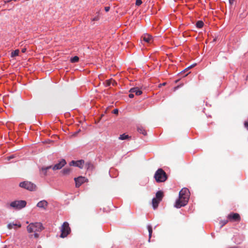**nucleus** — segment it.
I'll list each match as a JSON object with an SVG mask.
<instances>
[{"instance_id":"nucleus-18","label":"nucleus","mask_w":248,"mask_h":248,"mask_svg":"<svg viewBox=\"0 0 248 248\" xmlns=\"http://www.w3.org/2000/svg\"><path fill=\"white\" fill-rule=\"evenodd\" d=\"M106 84L108 86H110L111 84H112L113 86H114L116 85L117 83L116 82L112 79H109L106 80Z\"/></svg>"},{"instance_id":"nucleus-7","label":"nucleus","mask_w":248,"mask_h":248,"mask_svg":"<svg viewBox=\"0 0 248 248\" xmlns=\"http://www.w3.org/2000/svg\"><path fill=\"white\" fill-rule=\"evenodd\" d=\"M10 206L16 209H20L26 205V202L25 201H15L12 202Z\"/></svg>"},{"instance_id":"nucleus-27","label":"nucleus","mask_w":248,"mask_h":248,"mask_svg":"<svg viewBox=\"0 0 248 248\" xmlns=\"http://www.w3.org/2000/svg\"><path fill=\"white\" fill-rule=\"evenodd\" d=\"M142 0H137L136 1V5L137 6H140L142 3Z\"/></svg>"},{"instance_id":"nucleus-10","label":"nucleus","mask_w":248,"mask_h":248,"mask_svg":"<svg viewBox=\"0 0 248 248\" xmlns=\"http://www.w3.org/2000/svg\"><path fill=\"white\" fill-rule=\"evenodd\" d=\"M143 41L144 42L150 44L153 42V39L152 36L149 34H145L142 36Z\"/></svg>"},{"instance_id":"nucleus-41","label":"nucleus","mask_w":248,"mask_h":248,"mask_svg":"<svg viewBox=\"0 0 248 248\" xmlns=\"http://www.w3.org/2000/svg\"><path fill=\"white\" fill-rule=\"evenodd\" d=\"M246 79H247V80H248V76H247V77H246Z\"/></svg>"},{"instance_id":"nucleus-17","label":"nucleus","mask_w":248,"mask_h":248,"mask_svg":"<svg viewBox=\"0 0 248 248\" xmlns=\"http://www.w3.org/2000/svg\"><path fill=\"white\" fill-rule=\"evenodd\" d=\"M15 226H17L18 228H20L21 224H17L14 223H10L7 225V227L9 229H12L13 228H14V227Z\"/></svg>"},{"instance_id":"nucleus-24","label":"nucleus","mask_w":248,"mask_h":248,"mask_svg":"<svg viewBox=\"0 0 248 248\" xmlns=\"http://www.w3.org/2000/svg\"><path fill=\"white\" fill-rule=\"evenodd\" d=\"M129 138L128 135H126L125 134H123L121 135L119 137V139L121 140H124L128 139Z\"/></svg>"},{"instance_id":"nucleus-8","label":"nucleus","mask_w":248,"mask_h":248,"mask_svg":"<svg viewBox=\"0 0 248 248\" xmlns=\"http://www.w3.org/2000/svg\"><path fill=\"white\" fill-rule=\"evenodd\" d=\"M227 218L231 221L239 222L241 217L239 214L232 213L228 215Z\"/></svg>"},{"instance_id":"nucleus-40","label":"nucleus","mask_w":248,"mask_h":248,"mask_svg":"<svg viewBox=\"0 0 248 248\" xmlns=\"http://www.w3.org/2000/svg\"><path fill=\"white\" fill-rule=\"evenodd\" d=\"M97 20H98V19L97 18H94L93 19V21Z\"/></svg>"},{"instance_id":"nucleus-23","label":"nucleus","mask_w":248,"mask_h":248,"mask_svg":"<svg viewBox=\"0 0 248 248\" xmlns=\"http://www.w3.org/2000/svg\"><path fill=\"white\" fill-rule=\"evenodd\" d=\"M79 61L78 57L76 56L70 59V62L72 63L77 62Z\"/></svg>"},{"instance_id":"nucleus-39","label":"nucleus","mask_w":248,"mask_h":248,"mask_svg":"<svg viewBox=\"0 0 248 248\" xmlns=\"http://www.w3.org/2000/svg\"><path fill=\"white\" fill-rule=\"evenodd\" d=\"M166 82H164L162 84H160V86H165L166 85Z\"/></svg>"},{"instance_id":"nucleus-9","label":"nucleus","mask_w":248,"mask_h":248,"mask_svg":"<svg viewBox=\"0 0 248 248\" xmlns=\"http://www.w3.org/2000/svg\"><path fill=\"white\" fill-rule=\"evenodd\" d=\"M74 180L76 183V187H79L83 183L87 181V179L84 177L79 176L77 178H75Z\"/></svg>"},{"instance_id":"nucleus-28","label":"nucleus","mask_w":248,"mask_h":248,"mask_svg":"<svg viewBox=\"0 0 248 248\" xmlns=\"http://www.w3.org/2000/svg\"><path fill=\"white\" fill-rule=\"evenodd\" d=\"M16 157V155H12L8 157H7V159L8 160H10L13 158H14Z\"/></svg>"},{"instance_id":"nucleus-30","label":"nucleus","mask_w":248,"mask_h":248,"mask_svg":"<svg viewBox=\"0 0 248 248\" xmlns=\"http://www.w3.org/2000/svg\"><path fill=\"white\" fill-rule=\"evenodd\" d=\"M244 125L245 127L248 130V120L245 122Z\"/></svg>"},{"instance_id":"nucleus-15","label":"nucleus","mask_w":248,"mask_h":248,"mask_svg":"<svg viewBox=\"0 0 248 248\" xmlns=\"http://www.w3.org/2000/svg\"><path fill=\"white\" fill-rule=\"evenodd\" d=\"M76 167H78L80 169H82L83 168V165L84 164V161L83 160L76 161Z\"/></svg>"},{"instance_id":"nucleus-22","label":"nucleus","mask_w":248,"mask_h":248,"mask_svg":"<svg viewBox=\"0 0 248 248\" xmlns=\"http://www.w3.org/2000/svg\"><path fill=\"white\" fill-rule=\"evenodd\" d=\"M203 22L201 20H199L196 23V27L198 28H202L203 26Z\"/></svg>"},{"instance_id":"nucleus-29","label":"nucleus","mask_w":248,"mask_h":248,"mask_svg":"<svg viewBox=\"0 0 248 248\" xmlns=\"http://www.w3.org/2000/svg\"><path fill=\"white\" fill-rule=\"evenodd\" d=\"M76 161L72 160L70 163H69L70 166H76Z\"/></svg>"},{"instance_id":"nucleus-31","label":"nucleus","mask_w":248,"mask_h":248,"mask_svg":"<svg viewBox=\"0 0 248 248\" xmlns=\"http://www.w3.org/2000/svg\"><path fill=\"white\" fill-rule=\"evenodd\" d=\"M118 109H115L113 110V113L115 114H118Z\"/></svg>"},{"instance_id":"nucleus-32","label":"nucleus","mask_w":248,"mask_h":248,"mask_svg":"<svg viewBox=\"0 0 248 248\" xmlns=\"http://www.w3.org/2000/svg\"><path fill=\"white\" fill-rule=\"evenodd\" d=\"M109 9H110V7L109 6H106L105 7V10L106 12H108Z\"/></svg>"},{"instance_id":"nucleus-14","label":"nucleus","mask_w":248,"mask_h":248,"mask_svg":"<svg viewBox=\"0 0 248 248\" xmlns=\"http://www.w3.org/2000/svg\"><path fill=\"white\" fill-rule=\"evenodd\" d=\"M161 201L157 199L153 198L152 200V205L154 209H155L158 206V204Z\"/></svg>"},{"instance_id":"nucleus-26","label":"nucleus","mask_w":248,"mask_h":248,"mask_svg":"<svg viewBox=\"0 0 248 248\" xmlns=\"http://www.w3.org/2000/svg\"><path fill=\"white\" fill-rule=\"evenodd\" d=\"M196 65V64H192V65H191L190 66H188V67H187L186 68L183 72H185L186 71H187L188 69H189L190 68H192V67H193L195 65Z\"/></svg>"},{"instance_id":"nucleus-25","label":"nucleus","mask_w":248,"mask_h":248,"mask_svg":"<svg viewBox=\"0 0 248 248\" xmlns=\"http://www.w3.org/2000/svg\"><path fill=\"white\" fill-rule=\"evenodd\" d=\"M19 50L18 49H16L11 53V57H14L15 56H18L19 54Z\"/></svg>"},{"instance_id":"nucleus-2","label":"nucleus","mask_w":248,"mask_h":248,"mask_svg":"<svg viewBox=\"0 0 248 248\" xmlns=\"http://www.w3.org/2000/svg\"><path fill=\"white\" fill-rule=\"evenodd\" d=\"M66 162L65 159H62L60 162L55 164L54 166H49L46 167H43L41 169L42 171L43 172L45 175H46V171L49 169L52 168L53 170H58L61 169L65 164Z\"/></svg>"},{"instance_id":"nucleus-1","label":"nucleus","mask_w":248,"mask_h":248,"mask_svg":"<svg viewBox=\"0 0 248 248\" xmlns=\"http://www.w3.org/2000/svg\"><path fill=\"white\" fill-rule=\"evenodd\" d=\"M189 192L187 188H183L179 192V199L177 200L175 206L176 208H180L185 206L189 200Z\"/></svg>"},{"instance_id":"nucleus-16","label":"nucleus","mask_w":248,"mask_h":248,"mask_svg":"<svg viewBox=\"0 0 248 248\" xmlns=\"http://www.w3.org/2000/svg\"><path fill=\"white\" fill-rule=\"evenodd\" d=\"M137 130L140 133L142 134L144 136H146L147 135V132L146 130L142 126H138L137 127Z\"/></svg>"},{"instance_id":"nucleus-12","label":"nucleus","mask_w":248,"mask_h":248,"mask_svg":"<svg viewBox=\"0 0 248 248\" xmlns=\"http://www.w3.org/2000/svg\"><path fill=\"white\" fill-rule=\"evenodd\" d=\"M130 93H135L136 95H140L142 92L138 87H134L129 90Z\"/></svg>"},{"instance_id":"nucleus-21","label":"nucleus","mask_w":248,"mask_h":248,"mask_svg":"<svg viewBox=\"0 0 248 248\" xmlns=\"http://www.w3.org/2000/svg\"><path fill=\"white\" fill-rule=\"evenodd\" d=\"M85 167L87 170H92L93 168V165L91 162H88L85 164Z\"/></svg>"},{"instance_id":"nucleus-35","label":"nucleus","mask_w":248,"mask_h":248,"mask_svg":"<svg viewBox=\"0 0 248 248\" xmlns=\"http://www.w3.org/2000/svg\"><path fill=\"white\" fill-rule=\"evenodd\" d=\"M227 222H228V220H224V221H222V224L221 226H223V225L226 224Z\"/></svg>"},{"instance_id":"nucleus-6","label":"nucleus","mask_w":248,"mask_h":248,"mask_svg":"<svg viewBox=\"0 0 248 248\" xmlns=\"http://www.w3.org/2000/svg\"><path fill=\"white\" fill-rule=\"evenodd\" d=\"M61 234L60 237L64 238L66 237L70 232L71 229L69 223L67 222H64L62 225L61 229Z\"/></svg>"},{"instance_id":"nucleus-3","label":"nucleus","mask_w":248,"mask_h":248,"mask_svg":"<svg viewBox=\"0 0 248 248\" xmlns=\"http://www.w3.org/2000/svg\"><path fill=\"white\" fill-rule=\"evenodd\" d=\"M154 178L157 183L164 182L167 179L166 173L162 169H158L155 172Z\"/></svg>"},{"instance_id":"nucleus-37","label":"nucleus","mask_w":248,"mask_h":248,"mask_svg":"<svg viewBox=\"0 0 248 248\" xmlns=\"http://www.w3.org/2000/svg\"><path fill=\"white\" fill-rule=\"evenodd\" d=\"M234 0H229V2L231 4H232Z\"/></svg>"},{"instance_id":"nucleus-43","label":"nucleus","mask_w":248,"mask_h":248,"mask_svg":"<svg viewBox=\"0 0 248 248\" xmlns=\"http://www.w3.org/2000/svg\"><path fill=\"white\" fill-rule=\"evenodd\" d=\"M178 81V80H176L175 81V82H176V83H177Z\"/></svg>"},{"instance_id":"nucleus-4","label":"nucleus","mask_w":248,"mask_h":248,"mask_svg":"<svg viewBox=\"0 0 248 248\" xmlns=\"http://www.w3.org/2000/svg\"><path fill=\"white\" fill-rule=\"evenodd\" d=\"M29 233L40 232L44 229L41 223L35 222L30 223L27 227Z\"/></svg>"},{"instance_id":"nucleus-33","label":"nucleus","mask_w":248,"mask_h":248,"mask_svg":"<svg viewBox=\"0 0 248 248\" xmlns=\"http://www.w3.org/2000/svg\"><path fill=\"white\" fill-rule=\"evenodd\" d=\"M134 97V94L133 93H130L129 94V97L130 98H132Z\"/></svg>"},{"instance_id":"nucleus-5","label":"nucleus","mask_w":248,"mask_h":248,"mask_svg":"<svg viewBox=\"0 0 248 248\" xmlns=\"http://www.w3.org/2000/svg\"><path fill=\"white\" fill-rule=\"evenodd\" d=\"M19 186L29 191H35L37 189L36 186L29 181H24L19 184Z\"/></svg>"},{"instance_id":"nucleus-38","label":"nucleus","mask_w":248,"mask_h":248,"mask_svg":"<svg viewBox=\"0 0 248 248\" xmlns=\"http://www.w3.org/2000/svg\"><path fill=\"white\" fill-rule=\"evenodd\" d=\"M180 86H177L176 87H175L174 88V91H176L177 89H178L179 88Z\"/></svg>"},{"instance_id":"nucleus-42","label":"nucleus","mask_w":248,"mask_h":248,"mask_svg":"<svg viewBox=\"0 0 248 248\" xmlns=\"http://www.w3.org/2000/svg\"><path fill=\"white\" fill-rule=\"evenodd\" d=\"M78 132H79V131H78V132H77L75 133V135H76V134H77L78 133Z\"/></svg>"},{"instance_id":"nucleus-36","label":"nucleus","mask_w":248,"mask_h":248,"mask_svg":"<svg viewBox=\"0 0 248 248\" xmlns=\"http://www.w3.org/2000/svg\"><path fill=\"white\" fill-rule=\"evenodd\" d=\"M26 51V48H22V50H21V52L22 53H25Z\"/></svg>"},{"instance_id":"nucleus-11","label":"nucleus","mask_w":248,"mask_h":248,"mask_svg":"<svg viewBox=\"0 0 248 248\" xmlns=\"http://www.w3.org/2000/svg\"><path fill=\"white\" fill-rule=\"evenodd\" d=\"M48 205V202L45 200L40 201L37 204V206L39 208L46 209Z\"/></svg>"},{"instance_id":"nucleus-13","label":"nucleus","mask_w":248,"mask_h":248,"mask_svg":"<svg viewBox=\"0 0 248 248\" xmlns=\"http://www.w3.org/2000/svg\"><path fill=\"white\" fill-rule=\"evenodd\" d=\"M164 196L163 192L161 191H158L155 195V199L161 201Z\"/></svg>"},{"instance_id":"nucleus-34","label":"nucleus","mask_w":248,"mask_h":248,"mask_svg":"<svg viewBox=\"0 0 248 248\" xmlns=\"http://www.w3.org/2000/svg\"><path fill=\"white\" fill-rule=\"evenodd\" d=\"M34 236L35 238H38L39 237V234L37 233V232H34Z\"/></svg>"},{"instance_id":"nucleus-19","label":"nucleus","mask_w":248,"mask_h":248,"mask_svg":"<svg viewBox=\"0 0 248 248\" xmlns=\"http://www.w3.org/2000/svg\"><path fill=\"white\" fill-rule=\"evenodd\" d=\"M71 169L70 168H64L62 171V173L64 174V175H67V174H69L70 173V172H71Z\"/></svg>"},{"instance_id":"nucleus-20","label":"nucleus","mask_w":248,"mask_h":248,"mask_svg":"<svg viewBox=\"0 0 248 248\" xmlns=\"http://www.w3.org/2000/svg\"><path fill=\"white\" fill-rule=\"evenodd\" d=\"M147 229L149 232V241H150L153 232L152 227L151 225H148L147 226Z\"/></svg>"}]
</instances>
